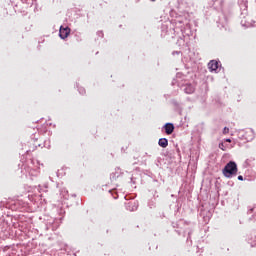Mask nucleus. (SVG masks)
Segmentation results:
<instances>
[{
    "mask_svg": "<svg viewBox=\"0 0 256 256\" xmlns=\"http://www.w3.org/2000/svg\"><path fill=\"white\" fill-rule=\"evenodd\" d=\"M182 87L186 95H192V93H195V86H193V84L191 83L185 84Z\"/></svg>",
    "mask_w": 256,
    "mask_h": 256,
    "instance_id": "nucleus-4",
    "label": "nucleus"
},
{
    "mask_svg": "<svg viewBox=\"0 0 256 256\" xmlns=\"http://www.w3.org/2000/svg\"><path fill=\"white\" fill-rule=\"evenodd\" d=\"M223 175L228 179H231V177H235L237 175V163L233 161L227 163L223 169Z\"/></svg>",
    "mask_w": 256,
    "mask_h": 256,
    "instance_id": "nucleus-1",
    "label": "nucleus"
},
{
    "mask_svg": "<svg viewBox=\"0 0 256 256\" xmlns=\"http://www.w3.org/2000/svg\"><path fill=\"white\" fill-rule=\"evenodd\" d=\"M223 133H224V135H227V133H229V128L224 127V129H223Z\"/></svg>",
    "mask_w": 256,
    "mask_h": 256,
    "instance_id": "nucleus-16",
    "label": "nucleus"
},
{
    "mask_svg": "<svg viewBox=\"0 0 256 256\" xmlns=\"http://www.w3.org/2000/svg\"><path fill=\"white\" fill-rule=\"evenodd\" d=\"M238 181H243V176H238Z\"/></svg>",
    "mask_w": 256,
    "mask_h": 256,
    "instance_id": "nucleus-20",
    "label": "nucleus"
},
{
    "mask_svg": "<svg viewBox=\"0 0 256 256\" xmlns=\"http://www.w3.org/2000/svg\"><path fill=\"white\" fill-rule=\"evenodd\" d=\"M64 193H67V190H64Z\"/></svg>",
    "mask_w": 256,
    "mask_h": 256,
    "instance_id": "nucleus-23",
    "label": "nucleus"
},
{
    "mask_svg": "<svg viewBox=\"0 0 256 256\" xmlns=\"http://www.w3.org/2000/svg\"><path fill=\"white\" fill-rule=\"evenodd\" d=\"M28 0H21L22 4L25 5L24 8L27 9L28 5Z\"/></svg>",
    "mask_w": 256,
    "mask_h": 256,
    "instance_id": "nucleus-15",
    "label": "nucleus"
},
{
    "mask_svg": "<svg viewBox=\"0 0 256 256\" xmlns=\"http://www.w3.org/2000/svg\"><path fill=\"white\" fill-rule=\"evenodd\" d=\"M219 61L217 60H211L209 63H208V69H210L211 73H218L219 72Z\"/></svg>",
    "mask_w": 256,
    "mask_h": 256,
    "instance_id": "nucleus-3",
    "label": "nucleus"
},
{
    "mask_svg": "<svg viewBox=\"0 0 256 256\" xmlns=\"http://www.w3.org/2000/svg\"><path fill=\"white\" fill-rule=\"evenodd\" d=\"M171 105H173L174 107H176L177 109H179V107H181V104L179 103V101L172 99L170 101Z\"/></svg>",
    "mask_w": 256,
    "mask_h": 256,
    "instance_id": "nucleus-10",
    "label": "nucleus"
},
{
    "mask_svg": "<svg viewBox=\"0 0 256 256\" xmlns=\"http://www.w3.org/2000/svg\"><path fill=\"white\" fill-rule=\"evenodd\" d=\"M121 175H123V172H121V168H116L115 172H112L110 174V179L111 181H117V179H119Z\"/></svg>",
    "mask_w": 256,
    "mask_h": 256,
    "instance_id": "nucleus-6",
    "label": "nucleus"
},
{
    "mask_svg": "<svg viewBox=\"0 0 256 256\" xmlns=\"http://www.w3.org/2000/svg\"><path fill=\"white\" fill-rule=\"evenodd\" d=\"M224 141H225L226 143H231V138H226V139H224Z\"/></svg>",
    "mask_w": 256,
    "mask_h": 256,
    "instance_id": "nucleus-18",
    "label": "nucleus"
},
{
    "mask_svg": "<svg viewBox=\"0 0 256 256\" xmlns=\"http://www.w3.org/2000/svg\"><path fill=\"white\" fill-rule=\"evenodd\" d=\"M78 92L80 93V95H85L86 90L83 87H79Z\"/></svg>",
    "mask_w": 256,
    "mask_h": 256,
    "instance_id": "nucleus-14",
    "label": "nucleus"
},
{
    "mask_svg": "<svg viewBox=\"0 0 256 256\" xmlns=\"http://www.w3.org/2000/svg\"><path fill=\"white\" fill-rule=\"evenodd\" d=\"M176 232L178 233V235H181V231H179V230H176Z\"/></svg>",
    "mask_w": 256,
    "mask_h": 256,
    "instance_id": "nucleus-22",
    "label": "nucleus"
},
{
    "mask_svg": "<svg viewBox=\"0 0 256 256\" xmlns=\"http://www.w3.org/2000/svg\"><path fill=\"white\" fill-rule=\"evenodd\" d=\"M159 147H162L163 149L167 148L169 145V140L167 138H160L158 140Z\"/></svg>",
    "mask_w": 256,
    "mask_h": 256,
    "instance_id": "nucleus-8",
    "label": "nucleus"
},
{
    "mask_svg": "<svg viewBox=\"0 0 256 256\" xmlns=\"http://www.w3.org/2000/svg\"><path fill=\"white\" fill-rule=\"evenodd\" d=\"M70 33H71V28H69V26H66V27L61 26L59 30V37L60 39H67Z\"/></svg>",
    "mask_w": 256,
    "mask_h": 256,
    "instance_id": "nucleus-2",
    "label": "nucleus"
},
{
    "mask_svg": "<svg viewBox=\"0 0 256 256\" xmlns=\"http://www.w3.org/2000/svg\"><path fill=\"white\" fill-rule=\"evenodd\" d=\"M181 54V51H174L172 52V55H180Z\"/></svg>",
    "mask_w": 256,
    "mask_h": 256,
    "instance_id": "nucleus-17",
    "label": "nucleus"
},
{
    "mask_svg": "<svg viewBox=\"0 0 256 256\" xmlns=\"http://www.w3.org/2000/svg\"><path fill=\"white\" fill-rule=\"evenodd\" d=\"M245 163H246V165H251V164H250V163H251V160L247 159V160L245 161Z\"/></svg>",
    "mask_w": 256,
    "mask_h": 256,
    "instance_id": "nucleus-19",
    "label": "nucleus"
},
{
    "mask_svg": "<svg viewBox=\"0 0 256 256\" xmlns=\"http://www.w3.org/2000/svg\"><path fill=\"white\" fill-rule=\"evenodd\" d=\"M150 1H155V0H150Z\"/></svg>",
    "mask_w": 256,
    "mask_h": 256,
    "instance_id": "nucleus-24",
    "label": "nucleus"
},
{
    "mask_svg": "<svg viewBox=\"0 0 256 256\" xmlns=\"http://www.w3.org/2000/svg\"><path fill=\"white\" fill-rule=\"evenodd\" d=\"M183 225H189V223L183 219H180L176 222H172V227L174 229H182Z\"/></svg>",
    "mask_w": 256,
    "mask_h": 256,
    "instance_id": "nucleus-7",
    "label": "nucleus"
},
{
    "mask_svg": "<svg viewBox=\"0 0 256 256\" xmlns=\"http://www.w3.org/2000/svg\"><path fill=\"white\" fill-rule=\"evenodd\" d=\"M163 129H165L166 135H172L173 131H175V125L168 122L163 126Z\"/></svg>",
    "mask_w": 256,
    "mask_h": 256,
    "instance_id": "nucleus-5",
    "label": "nucleus"
},
{
    "mask_svg": "<svg viewBox=\"0 0 256 256\" xmlns=\"http://www.w3.org/2000/svg\"><path fill=\"white\" fill-rule=\"evenodd\" d=\"M218 147L222 151H227V146H225V143H223V142L219 143Z\"/></svg>",
    "mask_w": 256,
    "mask_h": 256,
    "instance_id": "nucleus-11",
    "label": "nucleus"
},
{
    "mask_svg": "<svg viewBox=\"0 0 256 256\" xmlns=\"http://www.w3.org/2000/svg\"><path fill=\"white\" fill-rule=\"evenodd\" d=\"M97 37H100L101 39H103V37H105V34L103 33V30H99L97 33H96Z\"/></svg>",
    "mask_w": 256,
    "mask_h": 256,
    "instance_id": "nucleus-12",
    "label": "nucleus"
},
{
    "mask_svg": "<svg viewBox=\"0 0 256 256\" xmlns=\"http://www.w3.org/2000/svg\"><path fill=\"white\" fill-rule=\"evenodd\" d=\"M27 165L28 167H24V169H26V171H28V173L31 171V169H35L34 165H35V160L30 159L27 161Z\"/></svg>",
    "mask_w": 256,
    "mask_h": 256,
    "instance_id": "nucleus-9",
    "label": "nucleus"
},
{
    "mask_svg": "<svg viewBox=\"0 0 256 256\" xmlns=\"http://www.w3.org/2000/svg\"><path fill=\"white\" fill-rule=\"evenodd\" d=\"M131 207H133V202L131 201V202H128V204H127V209L129 210V211H135V209L134 208H131Z\"/></svg>",
    "mask_w": 256,
    "mask_h": 256,
    "instance_id": "nucleus-13",
    "label": "nucleus"
},
{
    "mask_svg": "<svg viewBox=\"0 0 256 256\" xmlns=\"http://www.w3.org/2000/svg\"><path fill=\"white\" fill-rule=\"evenodd\" d=\"M16 7H21V3L16 4Z\"/></svg>",
    "mask_w": 256,
    "mask_h": 256,
    "instance_id": "nucleus-21",
    "label": "nucleus"
}]
</instances>
